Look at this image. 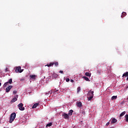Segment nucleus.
<instances>
[{"mask_svg":"<svg viewBox=\"0 0 128 128\" xmlns=\"http://www.w3.org/2000/svg\"><path fill=\"white\" fill-rule=\"evenodd\" d=\"M16 114L15 112L12 113L10 114V124H12V121L14 120V118H16Z\"/></svg>","mask_w":128,"mask_h":128,"instance_id":"nucleus-1","label":"nucleus"},{"mask_svg":"<svg viewBox=\"0 0 128 128\" xmlns=\"http://www.w3.org/2000/svg\"><path fill=\"white\" fill-rule=\"evenodd\" d=\"M54 64L56 66H58V62H50V64H47L46 65H45V66L50 68V66H54Z\"/></svg>","mask_w":128,"mask_h":128,"instance_id":"nucleus-2","label":"nucleus"},{"mask_svg":"<svg viewBox=\"0 0 128 128\" xmlns=\"http://www.w3.org/2000/svg\"><path fill=\"white\" fill-rule=\"evenodd\" d=\"M24 72V70H22V67L20 66H18L16 67V72Z\"/></svg>","mask_w":128,"mask_h":128,"instance_id":"nucleus-3","label":"nucleus"},{"mask_svg":"<svg viewBox=\"0 0 128 128\" xmlns=\"http://www.w3.org/2000/svg\"><path fill=\"white\" fill-rule=\"evenodd\" d=\"M18 106L20 110H24V104L22 103L18 104Z\"/></svg>","mask_w":128,"mask_h":128,"instance_id":"nucleus-4","label":"nucleus"},{"mask_svg":"<svg viewBox=\"0 0 128 128\" xmlns=\"http://www.w3.org/2000/svg\"><path fill=\"white\" fill-rule=\"evenodd\" d=\"M62 116H63L65 120H68L70 118L69 115L66 113H63L62 114Z\"/></svg>","mask_w":128,"mask_h":128,"instance_id":"nucleus-5","label":"nucleus"},{"mask_svg":"<svg viewBox=\"0 0 128 128\" xmlns=\"http://www.w3.org/2000/svg\"><path fill=\"white\" fill-rule=\"evenodd\" d=\"M12 88V86H8L6 89V92H10V90Z\"/></svg>","mask_w":128,"mask_h":128,"instance_id":"nucleus-6","label":"nucleus"},{"mask_svg":"<svg viewBox=\"0 0 128 128\" xmlns=\"http://www.w3.org/2000/svg\"><path fill=\"white\" fill-rule=\"evenodd\" d=\"M87 96H92L94 97V91H90L88 94H87Z\"/></svg>","mask_w":128,"mask_h":128,"instance_id":"nucleus-7","label":"nucleus"},{"mask_svg":"<svg viewBox=\"0 0 128 128\" xmlns=\"http://www.w3.org/2000/svg\"><path fill=\"white\" fill-rule=\"evenodd\" d=\"M18 95H16V97H14L12 100L11 102H16L18 100Z\"/></svg>","mask_w":128,"mask_h":128,"instance_id":"nucleus-8","label":"nucleus"},{"mask_svg":"<svg viewBox=\"0 0 128 128\" xmlns=\"http://www.w3.org/2000/svg\"><path fill=\"white\" fill-rule=\"evenodd\" d=\"M76 104V106L78 108H82V102H77Z\"/></svg>","mask_w":128,"mask_h":128,"instance_id":"nucleus-9","label":"nucleus"},{"mask_svg":"<svg viewBox=\"0 0 128 128\" xmlns=\"http://www.w3.org/2000/svg\"><path fill=\"white\" fill-rule=\"evenodd\" d=\"M116 122H118V120H116V119L115 118H113L112 120L111 124H116Z\"/></svg>","mask_w":128,"mask_h":128,"instance_id":"nucleus-10","label":"nucleus"},{"mask_svg":"<svg viewBox=\"0 0 128 128\" xmlns=\"http://www.w3.org/2000/svg\"><path fill=\"white\" fill-rule=\"evenodd\" d=\"M82 78H84L86 82H90V78L86 76H83Z\"/></svg>","mask_w":128,"mask_h":128,"instance_id":"nucleus-11","label":"nucleus"},{"mask_svg":"<svg viewBox=\"0 0 128 128\" xmlns=\"http://www.w3.org/2000/svg\"><path fill=\"white\" fill-rule=\"evenodd\" d=\"M30 78L32 80H36V75H30Z\"/></svg>","mask_w":128,"mask_h":128,"instance_id":"nucleus-12","label":"nucleus"},{"mask_svg":"<svg viewBox=\"0 0 128 128\" xmlns=\"http://www.w3.org/2000/svg\"><path fill=\"white\" fill-rule=\"evenodd\" d=\"M126 76H128V72H124V73L122 74V77H123V78H124V77L126 78Z\"/></svg>","mask_w":128,"mask_h":128,"instance_id":"nucleus-13","label":"nucleus"},{"mask_svg":"<svg viewBox=\"0 0 128 128\" xmlns=\"http://www.w3.org/2000/svg\"><path fill=\"white\" fill-rule=\"evenodd\" d=\"M38 104H40L38 103H36V104H34L33 105V106H32V108H36V106H38Z\"/></svg>","mask_w":128,"mask_h":128,"instance_id":"nucleus-14","label":"nucleus"},{"mask_svg":"<svg viewBox=\"0 0 128 128\" xmlns=\"http://www.w3.org/2000/svg\"><path fill=\"white\" fill-rule=\"evenodd\" d=\"M85 76H92V73H90V72H86L85 73Z\"/></svg>","mask_w":128,"mask_h":128,"instance_id":"nucleus-15","label":"nucleus"},{"mask_svg":"<svg viewBox=\"0 0 128 128\" xmlns=\"http://www.w3.org/2000/svg\"><path fill=\"white\" fill-rule=\"evenodd\" d=\"M52 76L53 78H58V74H56V73H54L52 74Z\"/></svg>","mask_w":128,"mask_h":128,"instance_id":"nucleus-16","label":"nucleus"},{"mask_svg":"<svg viewBox=\"0 0 128 128\" xmlns=\"http://www.w3.org/2000/svg\"><path fill=\"white\" fill-rule=\"evenodd\" d=\"M72 112H74V110H70L69 112H68V116H72Z\"/></svg>","mask_w":128,"mask_h":128,"instance_id":"nucleus-17","label":"nucleus"},{"mask_svg":"<svg viewBox=\"0 0 128 128\" xmlns=\"http://www.w3.org/2000/svg\"><path fill=\"white\" fill-rule=\"evenodd\" d=\"M126 16V12H123L122 13V15L121 16V18H124Z\"/></svg>","mask_w":128,"mask_h":128,"instance_id":"nucleus-18","label":"nucleus"},{"mask_svg":"<svg viewBox=\"0 0 128 128\" xmlns=\"http://www.w3.org/2000/svg\"><path fill=\"white\" fill-rule=\"evenodd\" d=\"M126 111H124L123 112H122L120 114V117H122V116H124V114H126Z\"/></svg>","mask_w":128,"mask_h":128,"instance_id":"nucleus-19","label":"nucleus"},{"mask_svg":"<svg viewBox=\"0 0 128 128\" xmlns=\"http://www.w3.org/2000/svg\"><path fill=\"white\" fill-rule=\"evenodd\" d=\"M118 98V96H112L111 98V100H116Z\"/></svg>","mask_w":128,"mask_h":128,"instance_id":"nucleus-20","label":"nucleus"},{"mask_svg":"<svg viewBox=\"0 0 128 128\" xmlns=\"http://www.w3.org/2000/svg\"><path fill=\"white\" fill-rule=\"evenodd\" d=\"M124 118H125V120L126 122H128V114H126L125 116H124Z\"/></svg>","mask_w":128,"mask_h":128,"instance_id":"nucleus-21","label":"nucleus"},{"mask_svg":"<svg viewBox=\"0 0 128 128\" xmlns=\"http://www.w3.org/2000/svg\"><path fill=\"white\" fill-rule=\"evenodd\" d=\"M8 84H12V78H10L8 80Z\"/></svg>","mask_w":128,"mask_h":128,"instance_id":"nucleus-22","label":"nucleus"},{"mask_svg":"<svg viewBox=\"0 0 128 128\" xmlns=\"http://www.w3.org/2000/svg\"><path fill=\"white\" fill-rule=\"evenodd\" d=\"M88 98V100H92V98L94 97L92 96H87Z\"/></svg>","mask_w":128,"mask_h":128,"instance_id":"nucleus-23","label":"nucleus"},{"mask_svg":"<svg viewBox=\"0 0 128 128\" xmlns=\"http://www.w3.org/2000/svg\"><path fill=\"white\" fill-rule=\"evenodd\" d=\"M8 82H6L4 84V88H6V86H8Z\"/></svg>","mask_w":128,"mask_h":128,"instance_id":"nucleus-24","label":"nucleus"},{"mask_svg":"<svg viewBox=\"0 0 128 128\" xmlns=\"http://www.w3.org/2000/svg\"><path fill=\"white\" fill-rule=\"evenodd\" d=\"M80 92V87H78L77 88V94H78V92Z\"/></svg>","mask_w":128,"mask_h":128,"instance_id":"nucleus-25","label":"nucleus"},{"mask_svg":"<svg viewBox=\"0 0 128 128\" xmlns=\"http://www.w3.org/2000/svg\"><path fill=\"white\" fill-rule=\"evenodd\" d=\"M52 122H50V123L47 124L46 126H52Z\"/></svg>","mask_w":128,"mask_h":128,"instance_id":"nucleus-26","label":"nucleus"},{"mask_svg":"<svg viewBox=\"0 0 128 128\" xmlns=\"http://www.w3.org/2000/svg\"><path fill=\"white\" fill-rule=\"evenodd\" d=\"M52 90L51 91V92H48L46 94V96H48V94H52Z\"/></svg>","mask_w":128,"mask_h":128,"instance_id":"nucleus-27","label":"nucleus"},{"mask_svg":"<svg viewBox=\"0 0 128 128\" xmlns=\"http://www.w3.org/2000/svg\"><path fill=\"white\" fill-rule=\"evenodd\" d=\"M101 73H102V70H98V74H100Z\"/></svg>","mask_w":128,"mask_h":128,"instance_id":"nucleus-28","label":"nucleus"},{"mask_svg":"<svg viewBox=\"0 0 128 128\" xmlns=\"http://www.w3.org/2000/svg\"><path fill=\"white\" fill-rule=\"evenodd\" d=\"M8 72V68H6L5 69V72Z\"/></svg>","mask_w":128,"mask_h":128,"instance_id":"nucleus-29","label":"nucleus"},{"mask_svg":"<svg viewBox=\"0 0 128 128\" xmlns=\"http://www.w3.org/2000/svg\"><path fill=\"white\" fill-rule=\"evenodd\" d=\"M66 82H70V78H67L66 79Z\"/></svg>","mask_w":128,"mask_h":128,"instance_id":"nucleus-30","label":"nucleus"},{"mask_svg":"<svg viewBox=\"0 0 128 128\" xmlns=\"http://www.w3.org/2000/svg\"><path fill=\"white\" fill-rule=\"evenodd\" d=\"M16 92H16V90H14V91L13 92V94H16Z\"/></svg>","mask_w":128,"mask_h":128,"instance_id":"nucleus-31","label":"nucleus"},{"mask_svg":"<svg viewBox=\"0 0 128 128\" xmlns=\"http://www.w3.org/2000/svg\"><path fill=\"white\" fill-rule=\"evenodd\" d=\"M59 72L60 74H64V71L60 70Z\"/></svg>","mask_w":128,"mask_h":128,"instance_id":"nucleus-32","label":"nucleus"},{"mask_svg":"<svg viewBox=\"0 0 128 128\" xmlns=\"http://www.w3.org/2000/svg\"><path fill=\"white\" fill-rule=\"evenodd\" d=\"M110 124V122H108L106 124V126H108V125Z\"/></svg>","mask_w":128,"mask_h":128,"instance_id":"nucleus-33","label":"nucleus"},{"mask_svg":"<svg viewBox=\"0 0 128 128\" xmlns=\"http://www.w3.org/2000/svg\"><path fill=\"white\" fill-rule=\"evenodd\" d=\"M82 114H86V112L83 111L82 112Z\"/></svg>","mask_w":128,"mask_h":128,"instance_id":"nucleus-34","label":"nucleus"},{"mask_svg":"<svg viewBox=\"0 0 128 128\" xmlns=\"http://www.w3.org/2000/svg\"><path fill=\"white\" fill-rule=\"evenodd\" d=\"M70 82H74V80H70Z\"/></svg>","mask_w":128,"mask_h":128,"instance_id":"nucleus-35","label":"nucleus"},{"mask_svg":"<svg viewBox=\"0 0 128 128\" xmlns=\"http://www.w3.org/2000/svg\"><path fill=\"white\" fill-rule=\"evenodd\" d=\"M126 80H128V76H127Z\"/></svg>","mask_w":128,"mask_h":128,"instance_id":"nucleus-36","label":"nucleus"},{"mask_svg":"<svg viewBox=\"0 0 128 128\" xmlns=\"http://www.w3.org/2000/svg\"><path fill=\"white\" fill-rule=\"evenodd\" d=\"M0 86H2V83H0Z\"/></svg>","mask_w":128,"mask_h":128,"instance_id":"nucleus-37","label":"nucleus"}]
</instances>
